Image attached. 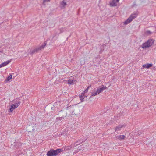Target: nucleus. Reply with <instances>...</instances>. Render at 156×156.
<instances>
[{"label": "nucleus", "instance_id": "obj_20", "mask_svg": "<svg viewBox=\"0 0 156 156\" xmlns=\"http://www.w3.org/2000/svg\"><path fill=\"white\" fill-rule=\"evenodd\" d=\"M12 76L11 75H10L5 80L7 81H9L12 78Z\"/></svg>", "mask_w": 156, "mask_h": 156}, {"label": "nucleus", "instance_id": "obj_27", "mask_svg": "<svg viewBox=\"0 0 156 156\" xmlns=\"http://www.w3.org/2000/svg\"><path fill=\"white\" fill-rule=\"evenodd\" d=\"M13 109L11 107L9 109V112H11L13 111Z\"/></svg>", "mask_w": 156, "mask_h": 156}, {"label": "nucleus", "instance_id": "obj_10", "mask_svg": "<svg viewBox=\"0 0 156 156\" xmlns=\"http://www.w3.org/2000/svg\"><path fill=\"white\" fill-rule=\"evenodd\" d=\"M107 89V87L104 85H102L101 87L98 88L97 89V92H98V94H99L102 92L104 90L106 89Z\"/></svg>", "mask_w": 156, "mask_h": 156}, {"label": "nucleus", "instance_id": "obj_3", "mask_svg": "<svg viewBox=\"0 0 156 156\" xmlns=\"http://www.w3.org/2000/svg\"><path fill=\"white\" fill-rule=\"evenodd\" d=\"M154 42V40L151 39H149L146 42L143 43L141 47L143 48L149 47L153 44Z\"/></svg>", "mask_w": 156, "mask_h": 156}, {"label": "nucleus", "instance_id": "obj_7", "mask_svg": "<svg viewBox=\"0 0 156 156\" xmlns=\"http://www.w3.org/2000/svg\"><path fill=\"white\" fill-rule=\"evenodd\" d=\"M58 115H59V116L63 117L64 118L66 116H68L66 111L64 110H61L59 111Z\"/></svg>", "mask_w": 156, "mask_h": 156}, {"label": "nucleus", "instance_id": "obj_2", "mask_svg": "<svg viewBox=\"0 0 156 156\" xmlns=\"http://www.w3.org/2000/svg\"><path fill=\"white\" fill-rule=\"evenodd\" d=\"M46 43L44 42V44L42 45L41 46L37 47L35 48L32 50H30L29 52V53L31 55H32L33 54L38 52L39 51L43 49L46 46Z\"/></svg>", "mask_w": 156, "mask_h": 156}, {"label": "nucleus", "instance_id": "obj_1", "mask_svg": "<svg viewBox=\"0 0 156 156\" xmlns=\"http://www.w3.org/2000/svg\"><path fill=\"white\" fill-rule=\"evenodd\" d=\"M63 151V149H58L55 150L51 149L47 152L46 155L47 156H55Z\"/></svg>", "mask_w": 156, "mask_h": 156}, {"label": "nucleus", "instance_id": "obj_25", "mask_svg": "<svg viewBox=\"0 0 156 156\" xmlns=\"http://www.w3.org/2000/svg\"><path fill=\"white\" fill-rule=\"evenodd\" d=\"M98 94V92H97V90L94 93H92V96H95L97 94Z\"/></svg>", "mask_w": 156, "mask_h": 156}, {"label": "nucleus", "instance_id": "obj_13", "mask_svg": "<svg viewBox=\"0 0 156 156\" xmlns=\"http://www.w3.org/2000/svg\"><path fill=\"white\" fill-rule=\"evenodd\" d=\"M11 62V60H8L6 62H5L3 63L2 64V65L3 66H6L7 65L9 64L10 62Z\"/></svg>", "mask_w": 156, "mask_h": 156}, {"label": "nucleus", "instance_id": "obj_15", "mask_svg": "<svg viewBox=\"0 0 156 156\" xmlns=\"http://www.w3.org/2000/svg\"><path fill=\"white\" fill-rule=\"evenodd\" d=\"M125 137H126L124 135H120L119 136H117L118 138V139L119 138L121 140L124 139Z\"/></svg>", "mask_w": 156, "mask_h": 156}, {"label": "nucleus", "instance_id": "obj_31", "mask_svg": "<svg viewBox=\"0 0 156 156\" xmlns=\"http://www.w3.org/2000/svg\"><path fill=\"white\" fill-rule=\"evenodd\" d=\"M54 108V105H53V106L52 107H51V109L52 110H53Z\"/></svg>", "mask_w": 156, "mask_h": 156}, {"label": "nucleus", "instance_id": "obj_14", "mask_svg": "<svg viewBox=\"0 0 156 156\" xmlns=\"http://www.w3.org/2000/svg\"><path fill=\"white\" fill-rule=\"evenodd\" d=\"M152 32L149 30L146 31L144 33L147 36L150 35L151 34H152Z\"/></svg>", "mask_w": 156, "mask_h": 156}, {"label": "nucleus", "instance_id": "obj_11", "mask_svg": "<svg viewBox=\"0 0 156 156\" xmlns=\"http://www.w3.org/2000/svg\"><path fill=\"white\" fill-rule=\"evenodd\" d=\"M119 0H112L110 3V5L111 6H115L117 5L116 3L119 2Z\"/></svg>", "mask_w": 156, "mask_h": 156}, {"label": "nucleus", "instance_id": "obj_26", "mask_svg": "<svg viewBox=\"0 0 156 156\" xmlns=\"http://www.w3.org/2000/svg\"><path fill=\"white\" fill-rule=\"evenodd\" d=\"M11 107H12V108L13 109H14L16 108H17L16 106H15V105H14V104H12V105L11 106Z\"/></svg>", "mask_w": 156, "mask_h": 156}, {"label": "nucleus", "instance_id": "obj_28", "mask_svg": "<svg viewBox=\"0 0 156 156\" xmlns=\"http://www.w3.org/2000/svg\"><path fill=\"white\" fill-rule=\"evenodd\" d=\"M90 87V86H88L85 90V91H84L85 92V93H87V92L88 91V89L89 88V87Z\"/></svg>", "mask_w": 156, "mask_h": 156}, {"label": "nucleus", "instance_id": "obj_29", "mask_svg": "<svg viewBox=\"0 0 156 156\" xmlns=\"http://www.w3.org/2000/svg\"><path fill=\"white\" fill-rule=\"evenodd\" d=\"M79 144V143H78V141H76L75 143L74 144H76V145H77Z\"/></svg>", "mask_w": 156, "mask_h": 156}, {"label": "nucleus", "instance_id": "obj_4", "mask_svg": "<svg viewBox=\"0 0 156 156\" xmlns=\"http://www.w3.org/2000/svg\"><path fill=\"white\" fill-rule=\"evenodd\" d=\"M78 149L77 150V152L80 150L86 151L88 150H90V149L89 148V145L87 143H85L81 145L78 147Z\"/></svg>", "mask_w": 156, "mask_h": 156}, {"label": "nucleus", "instance_id": "obj_24", "mask_svg": "<svg viewBox=\"0 0 156 156\" xmlns=\"http://www.w3.org/2000/svg\"><path fill=\"white\" fill-rule=\"evenodd\" d=\"M51 0H43V4L45 5V3L46 2H50Z\"/></svg>", "mask_w": 156, "mask_h": 156}, {"label": "nucleus", "instance_id": "obj_21", "mask_svg": "<svg viewBox=\"0 0 156 156\" xmlns=\"http://www.w3.org/2000/svg\"><path fill=\"white\" fill-rule=\"evenodd\" d=\"M61 5H62L63 7H65L66 5V2H65L64 1H63L61 3Z\"/></svg>", "mask_w": 156, "mask_h": 156}, {"label": "nucleus", "instance_id": "obj_5", "mask_svg": "<svg viewBox=\"0 0 156 156\" xmlns=\"http://www.w3.org/2000/svg\"><path fill=\"white\" fill-rule=\"evenodd\" d=\"M137 14L136 13H134L132 14L130 17L125 21L124 23L125 25H126L131 22L133 19L136 17Z\"/></svg>", "mask_w": 156, "mask_h": 156}, {"label": "nucleus", "instance_id": "obj_19", "mask_svg": "<svg viewBox=\"0 0 156 156\" xmlns=\"http://www.w3.org/2000/svg\"><path fill=\"white\" fill-rule=\"evenodd\" d=\"M15 144L14 146H20L21 144V143L20 142H14Z\"/></svg>", "mask_w": 156, "mask_h": 156}, {"label": "nucleus", "instance_id": "obj_18", "mask_svg": "<svg viewBox=\"0 0 156 156\" xmlns=\"http://www.w3.org/2000/svg\"><path fill=\"white\" fill-rule=\"evenodd\" d=\"M73 80L71 79H69L68 81V83L70 84H73Z\"/></svg>", "mask_w": 156, "mask_h": 156}, {"label": "nucleus", "instance_id": "obj_22", "mask_svg": "<svg viewBox=\"0 0 156 156\" xmlns=\"http://www.w3.org/2000/svg\"><path fill=\"white\" fill-rule=\"evenodd\" d=\"M80 63L81 66L84 65L85 63V59L81 60L80 61Z\"/></svg>", "mask_w": 156, "mask_h": 156}, {"label": "nucleus", "instance_id": "obj_23", "mask_svg": "<svg viewBox=\"0 0 156 156\" xmlns=\"http://www.w3.org/2000/svg\"><path fill=\"white\" fill-rule=\"evenodd\" d=\"M79 97L81 101L83 102V99H84V96L81 95H80Z\"/></svg>", "mask_w": 156, "mask_h": 156}, {"label": "nucleus", "instance_id": "obj_32", "mask_svg": "<svg viewBox=\"0 0 156 156\" xmlns=\"http://www.w3.org/2000/svg\"><path fill=\"white\" fill-rule=\"evenodd\" d=\"M2 67H3V66L2 65V64H0V67L1 68Z\"/></svg>", "mask_w": 156, "mask_h": 156}, {"label": "nucleus", "instance_id": "obj_12", "mask_svg": "<svg viewBox=\"0 0 156 156\" xmlns=\"http://www.w3.org/2000/svg\"><path fill=\"white\" fill-rule=\"evenodd\" d=\"M153 64H147L144 65L143 66L144 68H149L150 67L152 66Z\"/></svg>", "mask_w": 156, "mask_h": 156}, {"label": "nucleus", "instance_id": "obj_16", "mask_svg": "<svg viewBox=\"0 0 156 156\" xmlns=\"http://www.w3.org/2000/svg\"><path fill=\"white\" fill-rule=\"evenodd\" d=\"M64 119V118L63 117L60 116L59 117H57L56 119V120L57 121H61V120H63Z\"/></svg>", "mask_w": 156, "mask_h": 156}, {"label": "nucleus", "instance_id": "obj_9", "mask_svg": "<svg viewBox=\"0 0 156 156\" xmlns=\"http://www.w3.org/2000/svg\"><path fill=\"white\" fill-rule=\"evenodd\" d=\"M126 126V125L125 124H119L118 126H116L115 128V131H120L121 130V129L123 127H125Z\"/></svg>", "mask_w": 156, "mask_h": 156}, {"label": "nucleus", "instance_id": "obj_17", "mask_svg": "<svg viewBox=\"0 0 156 156\" xmlns=\"http://www.w3.org/2000/svg\"><path fill=\"white\" fill-rule=\"evenodd\" d=\"M21 103L20 101L19 100L16 103H15L14 105H15L16 108H17L19 105H20Z\"/></svg>", "mask_w": 156, "mask_h": 156}, {"label": "nucleus", "instance_id": "obj_6", "mask_svg": "<svg viewBox=\"0 0 156 156\" xmlns=\"http://www.w3.org/2000/svg\"><path fill=\"white\" fill-rule=\"evenodd\" d=\"M74 105L70 106L67 107L66 111L68 116L71 115H73Z\"/></svg>", "mask_w": 156, "mask_h": 156}, {"label": "nucleus", "instance_id": "obj_30", "mask_svg": "<svg viewBox=\"0 0 156 156\" xmlns=\"http://www.w3.org/2000/svg\"><path fill=\"white\" fill-rule=\"evenodd\" d=\"M85 93H86L84 91L81 94V95H83V96H84V94H85Z\"/></svg>", "mask_w": 156, "mask_h": 156}, {"label": "nucleus", "instance_id": "obj_8", "mask_svg": "<svg viewBox=\"0 0 156 156\" xmlns=\"http://www.w3.org/2000/svg\"><path fill=\"white\" fill-rule=\"evenodd\" d=\"M73 115H77L80 113V111L79 107L74 106Z\"/></svg>", "mask_w": 156, "mask_h": 156}]
</instances>
